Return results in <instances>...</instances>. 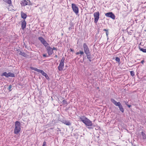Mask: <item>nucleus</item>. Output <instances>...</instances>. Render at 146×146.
<instances>
[{
    "label": "nucleus",
    "mask_w": 146,
    "mask_h": 146,
    "mask_svg": "<svg viewBox=\"0 0 146 146\" xmlns=\"http://www.w3.org/2000/svg\"><path fill=\"white\" fill-rule=\"evenodd\" d=\"M80 120L87 127V128L90 130L93 129L96 127V125L92 123V121L86 117L83 116L80 117Z\"/></svg>",
    "instance_id": "1"
},
{
    "label": "nucleus",
    "mask_w": 146,
    "mask_h": 146,
    "mask_svg": "<svg viewBox=\"0 0 146 146\" xmlns=\"http://www.w3.org/2000/svg\"><path fill=\"white\" fill-rule=\"evenodd\" d=\"M38 39L46 48L48 55L50 56L54 52L53 49L50 46H48L49 45L48 43L47 42L44 38L41 36L39 37L38 38Z\"/></svg>",
    "instance_id": "2"
},
{
    "label": "nucleus",
    "mask_w": 146,
    "mask_h": 146,
    "mask_svg": "<svg viewBox=\"0 0 146 146\" xmlns=\"http://www.w3.org/2000/svg\"><path fill=\"white\" fill-rule=\"evenodd\" d=\"M111 102L116 106H118L119 110L122 113L124 112V109L121 103L120 102H117L114 99L111 98L110 100Z\"/></svg>",
    "instance_id": "3"
},
{
    "label": "nucleus",
    "mask_w": 146,
    "mask_h": 146,
    "mask_svg": "<svg viewBox=\"0 0 146 146\" xmlns=\"http://www.w3.org/2000/svg\"><path fill=\"white\" fill-rule=\"evenodd\" d=\"M15 125L14 133L15 134H18L21 131V123L19 121H17L15 123Z\"/></svg>",
    "instance_id": "4"
},
{
    "label": "nucleus",
    "mask_w": 146,
    "mask_h": 146,
    "mask_svg": "<svg viewBox=\"0 0 146 146\" xmlns=\"http://www.w3.org/2000/svg\"><path fill=\"white\" fill-rule=\"evenodd\" d=\"M83 47L84 52L86 54L90 52L88 47L86 43L83 44Z\"/></svg>",
    "instance_id": "5"
},
{
    "label": "nucleus",
    "mask_w": 146,
    "mask_h": 146,
    "mask_svg": "<svg viewBox=\"0 0 146 146\" xmlns=\"http://www.w3.org/2000/svg\"><path fill=\"white\" fill-rule=\"evenodd\" d=\"M72 7L73 11L77 15L78 13V8L76 5L72 3Z\"/></svg>",
    "instance_id": "6"
},
{
    "label": "nucleus",
    "mask_w": 146,
    "mask_h": 146,
    "mask_svg": "<svg viewBox=\"0 0 146 146\" xmlns=\"http://www.w3.org/2000/svg\"><path fill=\"white\" fill-rule=\"evenodd\" d=\"M30 68L32 70H33L35 71H36L42 74L43 76H44V75L46 73L44 72L43 70L38 69L36 68L31 67Z\"/></svg>",
    "instance_id": "7"
},
{
    "label": "nucleus",
    "mask_w": 146,
    "mask_h": 146,
    "mask_svg": "<svg viewBox=\"0 0 146 146\" xmlns=\"http://www.w3.org/2000/svg\"><path fill=\"white\" fill-rule=\"evenodd\" d=\"M94 22L96 23L99 18L100 13L98 11L94 13Z\"/></svg>",
    "instance_id": "8"
},
{
    "label": "nucleus",
    "mask_w": 146,
    "mask_h": 146,
    "mask_svg": "<svg viewBox=\"0 0 146 146\" xmlns=\"http://www.w3.org/2000/svg\"><path fill=\"white\" fill-rule=\"evenodd\" d=\"M105 15L107 17H110L113 19H115V15L111 12L106 13Z\"/></svg>",
    "instance_id": "9"
},
{
    "label": "nucleus",
    "mask_w": 146,
    "mask_h": 146,
    "mask_svg": "<svg viewBox=\"0 0 146 146\" xmlns=\"http://www.w3.org/2000/svg\"><path fill=\"white\" fill-rule=\"evenodd\" d=\"M17 53L24 57H26L27 56V54L24 52H21L20 50L18 49L17 50Z\"/></svg>",
    "instance_id": "10"
},
{
    "label": "nucleus",
    "mask_w": 146,
    "mask_h": 146,
    "mask_svg": "<svg viewBox=\"0 0 146 146\" xmlns=\"http://www.w3.org/2000/svg\"><path fill=\"white\" fill-rule=\"evenodd\" d=\"M21 22V28L22 29H24L26 27V22L25 20H22Z\"/></svg>",
    "instance_id": "11"
},
{
    "label": "nucleus",
    "mask_w": 146,
    "mask_h": 146,
    "mask_svg": "<svg viewBox=\"0 0 146 146\" xmlns=\"http://www.w3.org/2000/svg\"><path fill=\"white\" fill-rule=\"evenodd\" d=\"M60 121L67 125H71V123L69 121L65 120L64 119H60Z\"/></svg>",
    "instance_id": "12"
},
{
    "label": "nucleus",
    "mask_w": 146,
    "mask_h": 146,
    "mask_svg": "<svg viewBox=\"0 0 146 146\" xmlns=\"http://www.w3.org/2000/svg\"><path fill=\"white\" fill-rule=\"evenodd\" d=\"M64 67V64L60 63L58 67V69L60 71H62Z\"/></svg>",
    "instance_id": "13"
},
{
    "label": "nucleus",
    "mask_w": 146,
    "mask_h": 146,
    "mask_svg": "<svg viewBox=\"0 0 146 146\" xmlns=\"http://www.w3.org/2000/svg\"><path fill=\"white\" fill-rule=\"evenodd\" d=\"M86 57H87V59L88 60L91 62L92 60V56L91 55L90 52L88 54H86Z\"/></svg>",
    "instance_id": "14"
},
{
    "label": "nucleus",
    "mask_w": 146,
    "mask_h": 146,
    "mask_svg": "<svg viewBox=\"0 0 146 146\" xmlns=\"http://www.w3.org/2000/svg\"><path fill=\"white\" fill-rule=\"evenodd\" d=\"M74 29V23L71 21L70 23V27L68 28V30L69 31H70L71 29Z\"/></svg>",
    "instance_id": "15"
},
{
    "label": "nucleus",
    "mask_w": 146,
    "mask_h": 146,
    "mask_svg": "<svg viewBox=\"0 0 146 146\" xmlns=\"http://www.w3.org/2000/svg\"><path fill=\"white\" fill-rule=\"evenodd\" d=\"M27 16V15L25 13L21 12V17L24 19H25Z\"/></svg>",
    "instance_id": "16"
},
{
    "label": "nucleus",
    "mask_w": 146,
    "mask_h": 146,
    "mask_svg": "<svg viewBox=\"0 0 146 146\" xmlns=\"http://www.w3.org/2000/svg\"><path fill=\"white\" fill-rule=\"evenodd\" d=\"M1 76H5L6 78L8 77V73H7L6 72H5L3 73L1 75Z\"/></svg>",
    "instance_id": "17"
},
{
    "label": "nucleus",
    "mask_w": 146,
    "mask_h": 146,
    "mask_svg": "<svg viewBox=\"0 0 146 146\" xmlns=\"http://www.w3.org/2000/svg\"><path fill=\"white\" fill-rule=\"evenodd\" d=\"M23 5V6H25L26 5H28L27 0H24L22 1Z\"/></svg>",
    "instance_id": "18"
},
{
    "label": "nucleus",
    "mask_w": 146,
    "mask_h": 146,
    "mask_svg": "<svg viewBox=\"0 0 146 146\" xmlns=\"http://www.w3.org/2000/svg\"><path fill=\"white\" fill-rule=\"evenodd\" d=\"M15 77V74L11 72L8 73V77Z\"/></svg>",
    "instance_id": "19"
},
{
    "label": "nucleus",
    "mask_w": 146,
    "mask_h": 146,
    "mask_svg": "<svg viewBox=\"0 0 146 146\" xmlns=\"http://www.w3.org/2000/svg\"><path fill=\"white\" fill-rule=\"evenodd\" d=\"M4 2L9 4H11V0H3Z\"/></svg>",
    "instance_id": "20"
},
{
    "label": "nucleus",
    "mask_w": 146,
    "mask_h": 146,
    "mask_svg": "<svg viewBox=\"0 0 146 146\" xmlns=\"http://www.w3.org/2000/svg\"><path fill=\"white\" fill-rule=\"evenodd\" d=\"M103 31H105L106 32V36H107V39H108V34H109L108 30L104 29Z\"/></svg>",
    "instance_id": "21"
},
{
    "label": "nucleus",
    "mask_w": 146,
    "mask_h": 146,
    "mask_svg": "<svg viewBox=\"0 0 146 146\" xmlns=\"http://www.w3.org/2000/svg\"><path fill=\"white\" fill-rule=\"evenodd\" d=\"M139 50L143 52L146 53V49L141 48L140 46L139 47Z\"/></svg>",
    "instance_id": "22"
},
{
    "label": "nucleus",
    "mask_w": 146,
    "mask_h": 146,
    "mask_svg": "<svg viewBox=\"0 0 146 146\" xmlns=\"http://www.w3.org/2000/svg\"><path fill=\"white\" fill-rule=\"evenodd\" d=\"M141 135L142 136L143 139H146V135L145 134L143 131L141 133Z\"/></svg>",
    "instance_id": "23"
},
{
    "label": "nucleus",
    "mask_w": 146,
    "mask_h": 146,
    "mask_svg": "<svg viewBox=\"0 0 146 146\" xmlns=\"http://www.w3.org/2000/svg\"><path fill=\"white\" fill-rule=\"evenodd\" d=\"M65 60V58L64 57H62V59L61 60L60 62V63L64 64Z\"/></svg>",
    "instance_id": "24"
},
{
    "label": "nucleus",
    "mask_w": 146,
    "mask_h": 146,
    "mask_svg": "<svg viewBox=\"0 0 146 146\" xmlns=\"http://www.w3.org/2000/svg\"><path fill=\"white\" fill-rule=\"evenodd\" d=\"M115 60L117 61L118 63H120V59L118 57H116L115 58Z\"/></svg>",
    "instance_id": "25"
},
{
    "label": "nucleus",
    "mask_w": 146,
    "mask_h": 146,
    "mask_svg": "<svg viewBox=\"0 0 146 146\" xmlns=\"http://www.w3.org/2000/svg\"><path fill=\"white\" fill-rule=\"evenodd\" d=\"M84 52L83 51L80 50L79 51V53L80 54V56H81L82 55L84 56Z\"/></svg>",
    "instance_id": "26"
},
{
    "label": "nucleus",
    "mask_w": 146,
    "mask_h": 146,
    "mask_svg": "<svg viewBox=\"0 0 146 146\" xmlns=\"http://www.w3.org/2000/svg\"><path fill=\"white\" fill-rule=\"evenodd\" d=\"M45 77V78H46V79L48 80H49L50 79L49 78V76H48V75L46 73V74L44 76Z\"/></svg>",
    "instance_id": "27"
},
{
    "label": "nucleus",
    "mask_w": 146,
    "mask_h": 146,
    "mask_svg": "<svg viewBox=\"0 0 146 146\" xmlns=\"http://www.w3.org/2000/svg\"><path fill=\"white\" fill-rule=\"evenodd\" d=\"M130 72L131 75V76H134V72L133 71H130Z\"/></svg>",
    "instance_id": "28"
},
{
    "label": "nucleus",
    "mask_w": 146,
    "mask_h": 146,
    "mask_svg": "<svg viewBox=\"0 0 146 146\" xmlns=\"http://www.w3.org/2000/svg\"><path fill=\"white\" fill-rule=\"evenodd\" d=\"M27 3L28 5H32V4L31 3V2L29 0H27Z\"/></svg>",
    "instance_id": "29"
},
{
    "label": "nucleus",
    "mask_w": 146,
    "mask_h": 146,
    "mask_svg": "<svg viewBox=\"0 0 146 146\" xmlns=\"http://www.w3.org/2000/svg\"><path fill=\"white\" fill-rule=\"evenodd\" d=\"M132 31L131 30L130 31H127L128 34L130 35H131L132 34Z\"/></svg>",
    "instance_id": "30"
},
{
    "label": "nucleus",
    "mask_w": 146,
    "mask_h": 146,
    "mask_svg": "<svg viewBox=\"0 0 146 146\" xmlns=\"http://www.w3.org/2000/svg\"><path fill=\"white\" fill-rule=\"evenodd\" d=\"M62 102L63 104H67V101L65 100H63L62 101Z\"/></svg>",
    "instance_id": "31"
},
{
    "label": "nucleus",
    "mask_w": 146,
    "mask_h": 146,
    "mask_svg": "<svg viewBox=\"0 0 146 146\" xmlns=\"http://www.w3.org/2000/svg\"><path fill=\"white\" fill-rule=\"evenodd\" d=\"M42 146H46V142L44 141L43 143Z\"/></svg>",
    "instance_id": "32"
},
{
    "label": "nucleus",
    "mask_w": 146,
    "mask_h": 146,
    "mask_svg": "<svg viewBox=\"0 0 146 146\" xmlns=\"http://www.w3.org/2000/svg\"><path fill=\"white\" fill-rule=\"evenodd\" d=\"M52 49H53V50H55L56 51L57 50V49L56 47H53V48H52Z\"/></svg>",
    "instance_id": "33"
},
{
    "label": "nucleus",
    "mask_w": 146,
    "mask_h": 146,
    "mask_svg": "<svg viewBox=\"0 0 146 146\" xmlns=\"http://www.w3.org/2000/svg\"><path fill=\"white\" fill-rule=\"evenodd\" d=\"M12 88V86L11 85H10L9 87V90L11 91V90H10V89L11 88Z\"/></svg>",
    "instance_id": "34"
},
{
    "label": "nucleus",
    "mask_w": 146,
    "mask_h": 146,
    "mask_svg": "<svg viewBox=\"0 0 146 146\" xmlns=\"http://www.w3.org/2000/svg\"><path fill=\"white\" fill-rule=\"evenodd\" d=\"M43 56L44 57H47L48 56H47V55L46 54H44L43 55Z\"/></svg>",
    "instance_id": "35"
},
{
    "label": "nucleus",
    "mask_w": 146,
    "mask_h": 146,
    "mask_svg": "<svg viewBox=\"0 0 146 146\" xmlns=\"http://www.w3.org/2000/svg\"><path fill=\"white\" fill-rule=\"evenodd\" d=\"M144 62V60H142L141 62V63L142 64H143V63Z\"/></svg>",
    "instance_id": "36"
},
{
    "label": "nucleus",
    "mask_w": 146,
    "mask_h": 146,
    "mask_svg": "<svg viewBox=\"0 0 146 146\" xmlns=\"http://www.w3.org/2000/svg\"><path fill=\"white\" fill-rule=\"evenodd\" d=\"M127 106H128V108H130L131 106V105H128V104Z\"/></svg>",
    "instance_id": "37"
},
{
    "label": "nucleus",
    "mask_w": 146,
    "mask_h": 146,
    "mask_svg": "<svg viewBox=\"0 0 146 146\" xmlns=\"http://www.w3.org/2000/svg\"><path fill=\"white\" fill-rule=\"evenodd\" d=\"M76 55H78V54H80L79 52H76Z\"/></svg>",
    "instance_id": "38"
},
{
    "label": "nucleus",
    "mask_w": 146,
    "mask_h": 146,
    "mask_svg": "<svg viewBox=\"0 0 146 146\" xmlns=\"http://www.w3.org/2000/svg\"><path fill=\"white\" fill-rule=\"evenodd\" d=\"M128 103V102H125V105H127H127L128 104H127Z\"/></svg>",
    "instance_id": "39"
},
{
    "label": "nucleus",
    "mask_w": 146,
    "mask_h": 146,
    "mask_svg": "<svg viewBox=\"0 0 146 146\" xmlns=\"http://www.w3.org/2000/svg\"><path fill=\"white\" fill-rule=\"evenodd\" d=\"M70 50L72 52V51H74V50H73L72 49H70Z\"/></svg>",
    "instance_id": "40"
},
{
    "label": "nucleus",
    "mask_w": 146,
    "mask_h": 146,
    "mask_svg": "<svg viewBox=\"0 0 146 146\" xmlns=\"http://www.w3.org/2000/svg\"><path fill=\"white\" fill-rule=\"evenodd\" d=\"M54 57H56V58H57L58 57L57 55H55V56Z\"/></svg>",
    "instance_id": "41"
},
{
    "label": "nucleus",
    "mask_w": 146,
    "mask_h": 146,
    "mask_svg": "<svg viewBox=\"0 0 146 146\" xmlns=\"http://www.w3.org/2000/svg\"><path fill=\"white\" fill-rule=\"evenodd\" d=\"M98 129H98H96L95 128V129Z\"/></svg>",
    "instance_id": "42"
},
{
    "label": "nucleus",
    "mask_w": 146,
    "mask_h": 146,
    "mask_svg": "<svg viewBox=\"0 0 146 146\" xmlns=\"http://www.w3.org/2000/svg\"><path fill=\"white\" fill-rule=\"evenodd\" d=\"M98 89L99 88L98 87L97 88Z\"/></svg>",
    "instance_id": "43"
}]
</instances>
